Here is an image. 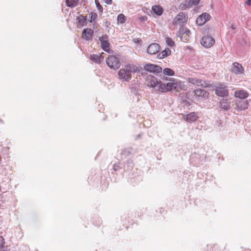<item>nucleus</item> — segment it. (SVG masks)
I'll list each match as a JSON object with an SVG mask.
<instances>
[{
	"mask_svg": "<svg viewBox=\"0 0 251 251\" xmlns=\"http://www.w3.org/2000/svg\"><path fill=\"white\" fill-rule=\"evenodd\" d=\"M138 67L133 64H127L121 69L118 73L119 78L122 81H129L131 78V74L135 73Z\"/></svg>",
	"mask_w": 251,
	"mask_h": 251,
	"instance_id": "f257e3e1",
	"label": "nucleus"
},
{
	"mask_svg": "<svg viewBox=\"0 0 251 251\" xmlns=\"http://www.w3.org/2000/svg\"><path fill=\"white\" fill-rule=\"evenodd\" d=\"M162 79L165 81L169 80V82L167 83L160 82L158 85V91L160 92L164 93L174 89V78H170L168 79L167 77L164 76L162 77Z\"/></svg>",
	"mask_w": 251,
	"mask_h": 251,
	"instance_id": "f03ea898",
	"label": "nucleus"
},
{
	"mask_svg": "<svg viewBox=\"0 0 251 251\" xmlns=\"http://www.w3.org/2000/svg\"><path fill=\"white\" fill-rule=\"evenodd\" d=\"M108 66L113 69H118L121 66L119 59L114 55L109 56L106 60Z\"/></svg>",
	"mask_w": 251,
	"mask_h": 251,
	"instance_id": "7ed1b4c3",
	"label": "nucleus"
},
{
	"mask_svg": "<svg viewBox=\"0 0 251 251\" xmlns=\"http://www.w3.org/2000/svg\"><path fill=\"white\" fill-rule=\"evenodd\" d=\"M187 20V15L183 12H180L174 19L173 24L175 25H179L181 26L183 24L186 23Z\"/></svg>",
	"mask_w": 251,
	"mask_h": 251,
	"instance_id": "20e7f679",
	"label": "nucleus"
},
{
	"mask_svg": "<svg viewBox=\"0 0 251 251\" xmlns=\"http://www.w3.org/2000/svg\"><path fill=\"white\" fill-rule=\"evenodd\" d=\"M215 93L220 97H225L228 95V90L226 86L222 84H219L213 86Z\"/></svg>",
	"mask_w": 251,
	"mask_h": 251,
	"instance_id": "39448f33",
	"label": "nucleus"
},
{
	"mask_svg": "<svg viewBox=\"0 0 251 251\" xmlns=\"http://www.w3.org/2000/svg\"><path fill=\"white\" fill-rule=\"evenodd\" d=\"M201 43L203 47L208 48L214 44L215 40L211 36L206 35L202 37Z\"/></svg>",
	"mask_w": 251,
	"mask_h": 251,
	"instance_id": "423d86ee",
	"label": "nucleus"
},
{
	"mask_svg": "<svg viewBox=\"0 0 251 251\" xmlns=\"http://www.w3.org/2000/svg\"><path fill=\"white\" fill-rule=\"evenodd\" d=\"M187 80L189 83L198 86H201L203 87H207L210 85L209 81H206L196 78L189 77Z\"/></svg>",
	"mask_w": 251,
	"mask_h": 251,
	"instance_id": "0eeeda50",
	"label": "nucleus"
},
{
	"mask_svg": "<svg viewBox=\"0 0 251 251\" xmlns=\"http://www.w3.org/2000/svg\"><path fill=\"white\" fill-rule=\"evenodd\" d=\"M145 70L157 74L162 72V69L159 66L152 64H147L144 66Z\"/></svg>",
	"mask_w": 251,
	"mask_h": 251,
	"instance_id": "6e6552de",
	"label": "nucleus"
},
{
	"mask_svg": "<svg viewBox=\"0 0 251 251\" xmlns=\"http://www.w3.org/2000/svg\"><path fill=\"white\" fill-rule=\"evenodd\" d=\"M146 81L148 86L153 88H156V89L158 90L159 83L161 81H158L157 78H156L154 76L150 75L147 76L146 78Z\"/></svg>",
	"mask_w": 251,
	"mask_h": 251,
	"instance_id": "1a4fd4ad",
	"label": "nucleus"
},
{
	"mask_svg": "<svg viewBox=\"0 0 251 251\" xmlns=\"http://www.w3.org/2000/svg\"><path fill=\"white\" fill-rule=\"evenodd\" d=\"M210 16L207 13H203L200 15L196 20V23L199 25H204L207 21L209 20Z\"/></svg>",
	"mask_w": 251,
	"mask_h": 251,
	"instance_id": "9d476101",
	"label": "nucleus"
},
{
	"mask_svg": "<svg viewBox=\"0 0 251 251\" xmlns=\"http://www.w3.org/2000/svg\"><path fill=\"white\" fill-rule=\"evenodd\" d=\"M99 40L101 43V47L105 51L109 52V43L108 42L107 36L106 35L102 36L99 38Z\"/></svg>",
	"mask_w": 251,
	"mask_h": 251,
	"instance_id": "9b49d317",
	"label": "nucleus"
},
{
	"mask_svg": "<svg viewBox=\"0 0 251 251\" xmlns=\"http://www.w3.org/2000/svg\"><path fill=\"white\" fill-rule=\"evenodd\" d=\"M231 70L232 73L236 75L242 74L244 73V68L242 66L237 62L233 63Z\"/></svg>",
	"mask_w": 251,
	"mask_h": 251,
	"instance_id": "f8f14e48",
	"label": "nucleus"
},
{
	"mask_svg": "<svg viewBox=\"0 0 251 251\" xmlns=\"http://www.w3.org/2000/svg\"><path fill=\"white\" fill-rule=\"evenodd\" d=\"M183 119L187 122L192 123L195 122L198 118L196 113L191 112L187 115H183Z\"/></svg>",
	"mask_w": 251,
	"mask_h": 251,
	"instance_id": "ddd939ff",
	"label": "nucleus"
},
{
	"mask_svg": "<svg viewBox=\"0 0 251 251\" xmlns=\"http://www.w3.org/2000/svg\"><path fill=\"white\" fill-rule=\"evenodd\" d=\"M160 49V46L157 43H152L147 48V52L150 54H154L157 53Z\"/></svg>",
	"mask_w": 251,
	"mask_h": 251,
	"instance_id": "4468645a",
	"label": "nucleus"
},
{
	"mask_svg": "<svg viewBox=\"0 0 251 251\" xmlns=\"http://www.w3.org/2000/svg\"><path fill=\"white\" fill-rule=\"evenodd\" d=\"M94 31L91 28H85L82 31V38L87 40H90L92 39Z\"/></svg>",
	"mask_w": 251,
	"mask_h": 251,
	"instance_id": "2eb2a0df",
	"label": "nucleus"
},
{
	"mask_svg": "<svg viewBox=\"0 0 251 251\" xmlns=\"http://www.w3.org/2000/svg\"><path fill=\"white\" fill-rule=\"evenodd\" d=\"M195 95L198 97L207 98L208 97L209 93L203 89H197L195 91Z\"/></svg>",
	"mask_w": 251,
	"mask_h": 251,
	"instance_id": "dca6fc26",
	"label": "nucleus"
},
{
	"mask_svg": "<svg viewBox=\"0 0 251 251\" xmlns=\"http://www.w3.org/2000/svg\"><path fill=\"white\" fill-rule=\"evenodd\" d=\"M76 20L78 22V26H79V27L86 25L87 20L86 16L79 15L77 17Z\"/></svg>",
	"mask_w": 251,
	"mask_h": 251,
	"instance_id": "f3484780",
	"label": "nucleus"
},
{
	"mask_svg": "<svg viewBox=\"0 0 251 251\" xmlns=\"http://www.w3.org/2000/svg\"><path fill=\"white\" fill-rule=\"evenodd\" d=\"M90 59L96 63H100L103 60L104 57L102 54H92L90 56Z\"/></svg>",
	"mask_w": 251,
	"mask_h": 251,
	"instance_id": "a211bd4d",
	"label": "nucleus"
},
{
	"mask_svg": "<svg viewBox=\"0 0 251 251\" xmlns=\"http://www.w3.org/2000/svg\"><path fill=\"white\" fill-rule=\"evenodd\" d=\"M174 90L176 91L180 90H184L185 89V86L180 81H178L175 79L174 81Z\"/></svg>",
	"mask_w": 251,
	"mask_h": 251,
	"instance_id": "6ab92c4d",
	"label": "nucleus"
},
{
	"mask_svg": "<svg viewBox=\"0 0 251 251\" xmlns=\"http://www.w3.org/2000/svg\"><path fill=\"white\" fill-rule=\"evenodd\" d=\"M234 96L236 98L244 99L248 96V94L244 90H239L235 92Z\"/></svg>",
	"mask_w": 251,
	"mask_h": 251,
	"instance_id": "aec40b11",
	"label": "nucleus"
},
{
	"mask_svg": "<svg viewBox=\"0 0 251 251\" xmlns=\"http://www.w3.org/2000/svg\"><path fill=\"white\" fill-rule=\"evenodd\" d=\"M200 1V0H188L185 2L183 5L185 6V8H189L196 5Z\"/></svg>",
	"mask_w": 251,
	"mask_h": 251,
	"instance_id": "412c9836",
	"label": "nucleus"
},
{
	"mask_svg": "<svg viewBox=\"0 0 251 251\" xmlns=\"http://www.w3.org/2000/svg\"><path fill=\"white\" fill-rule=\"evenodd\" d=\"M220 107L225 110H228L230 109V102L226 100H223L220 102Z\"/></svg>",
	"mask_w": 251,
	"mask_h": 251,
	"instance_id": "4be33fe9",
	"label": "nucleus"
},
{
	"mask_svg": "<svg viewBox=\"0 0 251 251\" xmlns=\"http://www.w3.org/2000/svg\"><path fill=\"white\" fill-rule=\"evenodd\" d=\"M152 11L157 15H161L163 12V9L159 5H154L152 7Z\"/></svg>",
	"mask_w": 251,
	"mask_h": 251,
	"instance_id": "5701e85b",
	"label": "nucleus"
},
{
	"mask_svg": "<svg viewBox=\"0 0 251 251\" xmlns=\"http://www.w3.org/2000/svg\"><path fill=\"white\" fill-rule=\"evenodd\" d=\"M248 102L247 100H242L239 102V104L237 105V107L241 110H245L248 107Z\"/></svg>",
	"mask_w": 251,
	"mask_h": 251,
	"instance_id": "b1692460",
	"label": "nucleus"
},
{
	"mask_svg": "<svg viewBox=\"0 0 251 251\" xmlns=\"http://www.w3.org/2000/svg\"><path fill=\"white\" fill-rule=\"evenodd\" d=\"M177 35L180 38V40L184 42H187L189 37V36L183 34V32H181L180 31H178L177 33Z\"/></svg>",
	"mask_w": 251,
	"mask_h": 251,
	"instance_id": "393cba45",
	"label": "nucleus"
},
{
	"mask_svg": "<svg viewBox=\"0 0 251 251\" xmlns=\"http://www.w3.org/2000/svg\"><path fill=\"white\" fill-rule=\"evenodd\" d=\"M163 73L165 75L173 76L175 75L174 71L168 68H166L163 70Z\"/></svg>",
	"mask_w": 251,
	"mask_h": 251,
	"instance_id": "a878e982",
	"label": "nucleus"
},
{
	"mask_svg": "<svg viewBox=\"0 0 251 251\" xmlns=\"http://www.w3.org/2000/svg\"><path fill=\"white\" fill-rule=\"evenodd\" d=\"M117 21L118 23L124 24L126 21L125 16L123 14H120L118 16Z\"/></svg>",
	"mask_w": 251,
	"mask_h": 251,
	"instance_id": "bb28decb",
	"label": "nucleus"
},
{
	"mask_svg": "<svg viewBox=\"0 0 251 251\" xmlns=\"http://www.w3.org/2000/svg\"><path fill=\"white\" fill-rule=\"evenodd\" d=\"M67 6L69 7H74L76 5L78 2L77 0H67L66 1Z\"/></svg>",
	"mask_w": 251,
	"mask_h": 251,
	"instance_id": "cd10ccee",
	"label": "nucleus"
},
{
	"mask_svg": "<svg viewBox=\"0 0 251 251\" xmlns=\"http://www.w3.org/2000/svg\"><path fill=\"white\" fill-rule=\"evenodd\" d=\"M89 16L90 19H89V21L90 23L94 22L98 17L97 14L95 12H91Z\"/></svg>",
	"mask_w": 251,
	"mask_h": 251,
	"instance_id": "c85d7f7f",
	"label": "nucleus"
},
{
	"mask_svg": "<svg viewBox=\"0 0 251 251\" xmlns=\"http://www.w3.org/2000/svg\"><path fill=\"white\" fill-rule=\"evenodd\" d=\"M166 43L169 47H173L175 45V42L170 37L165 38Z\"/></svg>",
	"mask_w": 251,
	"mask_h": 251,
	"instance_id": "c756f323",
	"label": "nucleus"
},
{
	"mask_svg": "<svg viewBox=\"0 0 251 251\" xmlns=\"http://www.w3.org/2000/svg\"><path fill=\"white\" fill-rule=\"evenodd\" d=\"M171 50L169 49H166L161 52V58H164L171 54Z\"/></svg>",
	"mask_w": 251,
	"mask_h": 251,
	"instance_id": "7c9ffc66",
	"label": "nucleus"
},
{
	"mask_svg": "<svg viewBox=\"0 0 251 251\" xmlns=\"http://www.w3.org/2000/svg\"><path fill=\"white\" fill-rule=\"evenodd\" d=\"M179 31H180L181 32H183V34H186L188 36H189L190 33V31L189 29L185 28L183 27H181L179 28Z\"/></svg>",
	"mask_w": 251,
	"mask_h": 251,
	"instance_id": "2f4dec72",
	"label": "nucleus"
},
{
	"mask_svg": "<svg viewBox=\"0 0 251 251\" xmlns=\"http://www.w3.org/2000/svg\"><path fill=\"white\" fill-rule=\"evenodd\" d=\"M5 242L4 238L1 236H0V249H2L4 248Z\"/></svg>",
	"mask_w": 251,
	"mask_h": 251,
	"instance_id": "473e14b6",
	"label": "nucleus"
},
{
	"mask_svg": "<svg viewBox=\"0 0 251 251\" xmlns=\"http://www.w3.org/2000/svg\"><path fill=\"white\" fill-rule=\"evenodd\" d=\"M95 2H96V5H97V7L98 8V9L102 12V6L100 5V4L99 3V2H98V0H95Z\"/></svg>",
	"mask_w": 251,
	"mask_h": 251,
	"instance_id": "72a5a7b5",
	"label": "nucleus"
},
{
	"mask_svg": "<svg viewBox=\"0 0 251 251\" xmlns=\"http://www.w3.org/2000/svg\"><path fill=\"white\" fill-rule=\"evenodd\" d=\"M133 41L136 43H140L141 42L142 40L141 39L136 38V39H134Z\"/></svg>",
	"mask_w": 251,
	"mask_h": 251,
	"instance_id": "f704fd0d",
	"label": "nucleus"
},
{
	"mask_svg": "<svg viewBox=\"0 0 251 251\" xmlns=\"http://www.w3.org/2000/svg\"><path fill=\"white\" fill-rule=\"evenodd\" d=\"M103 1L107 4H110L112 3V0H103Z\"/></svg>",
	"mask_w": 251,
	"mask_h": 251,
	"instance_id": "c9c22d12",
	"label": "nucleus"
},
{
	"mask_svg": "<svg viewBox=\"0 0 251 251\" xmlns=\"http://www.w3.org/2000/svg\"><path fill=\"white\" fill-rule=\"evenodd\" d=\"M246 3L249 5H251V0H248L246 2Z\"/></svg>",
	"mask_w": 251,
	"mask_h": 251,
	"instance_id": "e433bc0d",
	"label": "nucleus"
},
{
	"mask_svg": "<svg viewBox=\"0 0 251 251\" xmlns=\"http://www.w3.org/2000/svg\"><path fill=\"white\" fill-rule=\"evenodd\" d=\"M141 20H142V21H144V20H146V19H147V17H145V16H144V17H142L141 18Z\"/></svg>",
	"mask_w": 251,
	"mask_h": 251,
	"instance_id": "4c0bfd02",
	"label": "nucleus"
}]
</instances>
